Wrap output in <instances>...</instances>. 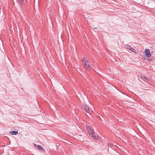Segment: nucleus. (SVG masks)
Returning <instances> with one entry per match:
<instances>
[{
    "label": "nucleus",
    "mask_w": 155,
    "mask_h": 155,
    "mask_svg": "<svg viewBox=\"0 0 155 155\" xmlns=\"http://www.w3.org/2000/svg\"><path fill=\"white\" fill-rule=\"evenodd\" d=\"M83 64H84V68L87 69L88 70H91V67L88 61H86V62H85V63Z\"/></svg>",
    "instance_id": "nucleus-1"
},
{
    "label": "nucleus",
    "mask_w": 155,
    "mask_h": 155,
    "mask_svg": "<svg viewBox=\"0 0 155 155\" xmlns=\"http://www.w3.org/2000/svg\"><path fill=\"white\" fill-rule=\"evenodd\" d=\"M145 52V56L149 58L151 56V54L149 49H146Z\"/></svg>",
    "instance_id": "nucleus-2"
},
{
    "label": "nucleus",
    "mask_w": 155,
    "mask_h": 155,
    "mask_svg": "<svg viewBox=\"0 0 155 155\" xmlns=\"http://www.w3.org/2000/svg\"><path fill=\"white\" fill-rule=\"evenodd\" d=\"M37 147V148L40 150L41 151L44 152L45 151V149H44L42 147H41L40 145H38Z\"/></svg>",
    "instance_id": "nucleus-3"
},
{
    "label": "nucleus",
    "mask_w": 155,
    "mask_h": 155,
    "mask_svg": "<svg viewBox=\"0 0 155 155\" xmlns=\"http://www.w3.org/2000/svg\"><path fill=\"white\" fill-rule=\"evenodd\" d=\"M141 79L143 80L145 82H148L149 81V80L144 77L142 76L141 77Z\"/></svg>",
    "instance_id": "nucleus-4"
},
{
    "label": "nucleus",
    "mask_w": 155,
    "mask_h": 155,
    "mask_svg": "<svg viewBox=\"0 0 155 155\" xmlns=\"http://www.w3.org/2000/svg\"><path fill=\"white\" fill-rule=\"evenodd\" d=\"M10 133L12 135H16L18 134V131H10Z\"/></svg>",
    "instance_id": "nucleus-5"
},
{
    "label": "nucleus",
    "mask_w": 155,
    "mask_h": 155,
    "mask_svg": "<svg viewBox=\"0 0 155 155\" xmlns=\"http://www.w3.org/2000/svg\"><path fill=\"white\" fill-rule=\"evenodd\" d=\"M84 109L87 112H88L90 111L89 107L85 105L84 107Z\"/></svg>",
    "instance_id": "nucleus-6"
},
{
    "label": "nucleus",
    "mask_w": 155,
    "mask_h": 155,
    "mask_svg": "<svg viewBox=\"0 0 155 155\" xmlns=\"http://www.w3.org/2000/svg\"><path fill=\"white\" fill-rule=\"evenodd\" d=\"M88 132L89 134V135L92 136V134H94V133L93 132V131L91 129L88 131Z\"/></svg>",
    "instance_id": "nucleus-7"
},
{
    "label": "nucleus",
    "mask_w": 155,
    "mask_h": 155,
    "mask_svg": "<svg viewBox=\"0 0 155 155\" xmlns=\"http://www.w3.org/2000/svg\"><path fill=\"white\" fill-rule=\"evenodd\" d=\"M86 129L87 131L89 130H91V128L90 127L89 125H86Z\"/></svg>",
    "instance_id": "nucleus-8"
},
{
    "label": "nucleus",
    "mask_w": 155,
    "mask_h": 155,
    "mask_svg": "<svg viewBox=\"0 0 155 155\" xmlns=\"http://www.w3.org/2000/svg\"><path fill=\"white\" fill-rule=\"evenodd\" d=\"M130 50L131 51H132L133 52H135V53L137 54V53L135 51V50L133 48H130Z\"/></svg>",
    "instance_id": "nucleus-9"
},
{
    "label": "nucleus",
    "mask_w": 155,
    "mask_h": 155,
    "mask_svg": "<svg viewBox=\"0 0 155 155\" xmlns=\"http://www.w3.org/2000/svg\"><path fill=\"white\" fill-rule=\"evenodd\" d=\"M18 2L21 4H23L24 2V0H18Z\"/></svg>",
    "instance_id": "nucleus-10"
},
{
    "label": "nucleus",
    "mask_w": 155,
    "mask_h": 155,
    "mask_svg": "<svg viewBox=\"0 0 155 155\" xmlns=\"http://www.w3.org/2000/svg\"><path fill=\"white\" fill-rule=\"evenodd\" d=\"M86 61H87V60L84 57H83V63H85V62H86Z\"/></svg>",
    "instance_id": "nucleus-11"
},
{
    "label": "nucleus",
    "mask_w": 155,
    "mask_h": 155,
    "mask_svg": "<svg viewBox=\"0 0 155 155\" xmlns=\"http://www.w3.org/2000/svg\"><path fill=\"white\" fill-rule=\"evenodd\" d=\"M94 134H92V136H91L93 137V138H94L95 139H96V136L95 135H93Z\"/></svg>",
    "instance_id": "nucleus-12"
},
{
    "label": "nucleus",
    "mask_w": 155,
    "mask_h": 155,
    "mask_svg": "<svg viewBox=\"0 0 155 155\" xmlns=\"http://www.w3.org/2000/svg\"><path fill=\"white\" fill-rule=\"evenodd\" d=\"M127 48L128 49H129L130 50V48H131V47L130 46H127Z\"/></svg>",
    "instance_id": "nucleus-13"
},
{
    "label": "nucleus",
    "mask_w": 155,
    "mask_h": 155,
    "mask_svg": "<svg viewBox=\"0 0 155 155\" xmlns=\"http://www.w3.org/2000/svg\"><path fill=\"white\" fill-rule=\"evenodd\" d=\"M109 145L110 146V147H112L113 146V144L112 143H110L109 144Z\"/></svg>",
    "instance_id": "nucleus-14"
},
{
    "label": "nucleus",
    "mask_w": 155,
    "mask_h": 155,
    "mask_svg": "<svg viewBox=\"0 0 155 155\" xmlns=\"http://www.w3.org/2000/svg\"><path fill=\"white\" fill-rule=\"evenodd\" d=\"M34 146H36V144H34Z\"/></svg>",
    "instance_id": "nucleus-15"
}]
</instances>
